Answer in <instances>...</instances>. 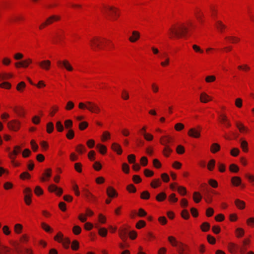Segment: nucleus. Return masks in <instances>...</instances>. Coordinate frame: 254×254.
<instances>
[{
  "label": "nucleus",
  "instance_id": "obj_41",
  "mask_svg": "<svg viewBox=\"0 0 254 254\" xmlns=\"http://www.w3.org/2000/svg\"><path fill=\"white\" fill-rule=\"evenodd\" d=\"M54 130V124L52 122H49L47 124V131L51 133Z\"/></svg>",
  "mask_w": 254,
  "mask_h": 254
},
{
  "label": "nucleus",
  "instance_id": "obj_9",
  "mask_svg": "<svg viewBox=\"0 0 254 254\" xmlns=\"http://www.w3.org/2000/svg\"><path fill=\"white\" fill-rule=\"evenodd\" d=\"M172 141V138L167 135L163 136L160 139V142L164 146V147L169 146L168 144L170 143Z\"/></svg>",
  "mask_w": 254,
  "mask_h": 254
},
{
  "label": "nucleus",
  "instance_id": "obj_43",
  "mask_svg": "<svg viewBox=\"0 0 254 254\" xmlns=\"http://www.w3.org/2000/svg\"><path fill=\"white\" fill-rule=\"evenodd\" d=\"M236 233L237 237H242L244 234V230L242 228H238L236 230Z\"/></svg>",
  "mask_w": 254,
  "mask_h": 254
},
{
  "label": "nucleus",
  "instance_id": "obj_50",
  "mask_svg": "<svg viewBox=\"0 0 254 254\" xmlns=\"http://www.w3.org/2000/svg\"><path fill=\"white\" fill-rule=\"evenodd\" d=\"M215 161L214 159H211L208 164V169L211 171L215 166Z\"/></svg>",
  "mask_w": 254,
  "mask_h": 254
},
{
  "label": "nucleus",
  "instance_id": "obj_59",
  "mask_svg": "<svg viewBox=\"0 0 254 254\" xmlns=\"http://www.w3.org/2000/svg\"><path fill=\"white\" fill-rule=\"evenodd\" d=\"M122 169H123V171L125 173H127V174H128L129 173V166L127 163H124L123 164Z\"/></svg>",
  "mask_w": 254,
  "mask_h": 254
},
{
  "label": "nucleus",
  "instance_id": "obj_40",
  "mask_svg": "<svg viewBox=\"0 0 254 254\" xmlns=\"http://www.w3.org/2000/svg\"><path fill=\"white\" fill-rule=\"evenodd\" d=\"M56 127L58 131L62 132L64 130V127L60 121H58L56 124Z\"/></svg>",
  "mask_w": 254,
  "mask_h": 254
},
{
  "label": "nucleus",
  "instance_id": "obj_39",
  "mask_svg": "<svg viewBox=\"0 0 254 254\" xmlns=\"http://www.w3.org/2000/svg\"><path fill=\"white\" fill-rule=\"evenodd\" d=\"M161 184V182L159 179L154 180L151 183V186L153 188H156Z\"/></svg>",
  "mask_w": 254,
  "mask_h": 254
},
{
  "label": "nucleus",
  "instance_id": "obj_64",
  "mask_svg": "<svg viewBox=\"0 0 254 254\" xmlns=\"http://www.w3.org/2000/svg\"><path fill=\"white\" fill-rule=\"evenodd\" d=\"M127 159L129 163H134L135 161V156L133 154L129 155Z\"/></svg>",
  "mask_w": 254,
  "mask_h": 254
},
{
  "label": "nucleus",
  "instance_id": "obj_54",
  "mask_svg": "<svg viewBox=\"0 0 254 254\" xmlns=\"http://www.w3.org/2000/svg\"><path fill=\"white\" fill-rule=\"evenodd\" d=\"M176 151L178 154H182L185 152V148L182 145H179L176 148Z\"/></svg>",
  "mask_w": 254,
  "mask_h": 254
},
{
  "label": "nucleus",
  "instance_id": "obj_12",
  "mask_svg": "<svg viewBox=\"0 0 254 254\" xmlns=\"http://www.w3.org/2000/svg\"><path fill=\"white\" fill-rule=\"evenodd\" d=\"M94 214L93 212L89 209H86V215H83V214H81L78 216V219L82 222H84L86 221L87 218L86 216H91L93 215Z\"/></svg>",
  "mask_w": 254,
  "mask_h": 254
},
{
  "label": "nucleus",
  "instance_id": "obj_61",
  "mask_svg": "<svg viewBox=\"0 0 254 254\" xmlns=\"http://www.w3.org/2000/svg\"><path fill=\"white\" fill-rule=\"evenodd\" d=\"M144 137L147 141H151L153 138V136L149 133L144 132Z\"/></svg>",
  "mask_w": 254,
  "mask_h": 254
},
{
  "label": "nucleus",
  "instance_id": "obj_21",
  "mask_svg": "<svg viewBox=\"0 0 254 254\" xmlns=\"http://www.w3.org/2000/svg\"><path fill=\"white\" fill-rule=\"evenodd\" d=\"M112 149L117 152L118 154H121L122 153V149L121 146L117 143H113L112 145Z\"/></svg>",
  "mask_w": 254,
  "mask_h": 254
},
{
  "label": "nucleus",
  "instance_id": "obj_56",
  "mask_svg": "<svg viewBox=\"0 0 254 254\" xmlns=\"http://www.w3.org/2000/svg\"><path fill=\"white\" fill-rule=\"evenodd\" d=\"M178 191L182 195H184L186 193V188L182 186H180L178 188Z\"/></svg>",
  "mask_w": 254,
  "mask_h": 254
},
{
  "label": "nucleus",
  "instance_id": "obj_38",
  "mask_svg": "<svg viewBox=\"0 0 254 254\" xmlns=\"http://www.w3.org/2000/svg\"><path fill=\"white\" fill-rule=\"evenodd\" d=\"M98 233L101 236L105 237L107 234V230L105 228H99Z\"/></svg>",
  "mask_w": 254,
  "mask_h": 254
},
{
  "label": "nucleus",
  "instance_id": "obj_47",
  "mask_svg": "<svg viewBox=\"0 0 254 254\" xmlns=\"http://www.w3.org/2000/svg\"><path fill=\"white\" fill-rule=\"evenodd\" d=\"M225 38L226 39L230 40L231 42L233 43L238 42L240 41V38L233 36L226 37Z\"/></svg>",
  "mask_w": 254,
  "mask_h": 254
},
{
  "label": "nucleus",
  "instance_id": "obj_31",
  "mask_svg": "<svg viewBox=\"0 0 254 254\" xmlns=\"http://www.w3.org/2000/svg\"><path fill=\"white\" fill-rule=\"evenodd\" d=\"M166 194L165 192H161L159 193L156 196V199L158 201H162L165 200L166 198Z\"/></svg>",
  "mask_w": 254,
  "mask_h": 254
},
{
  "label": "nucleus",
  "instance_id": "obj_4",
  "mask_svg": "<svg viewBox=\"0 0 254 254\" xmlns=\"http://www.w3.org/2000/svg\"><path fill=\"white\" fill-rule=\"evenodd\" d=\"M57 64L60 67L64 68L68 71H71L73 70V67L69 62L66 60L58 61L57 62Z\"/></svg>",
  "mask_w": 254,
  "mask_h": 254
},
{
  "label": "nucleus",
  "instance_id": "obj_19",
  "mask_svg": "<svg viewBox=\"0 0 254 254\" xmlns=\"http://www.w3.org/2000/svg\"><path fill=\"white\" fill-rule=\"evenodd\" d=\"M128 233V231L126 228H123L119 231L120 237L124 241L126 240Z\"/></svg>",
  "mask_w": 254,
  "mask_h": 254
},
{
  "label": "nucleus",
  "instance_id": "obj_53",
  "mask_svg": "<svg viewBox=\"0 0 254 254\" xmlns=\"http://www.w3.org/2000/svg\"><path fill=\"white\" fill-rule=\"evenodd\" d=\"M76 151L80 154H82L85 151V148L82 144H79L76 148Z\"/></svg>",
  "mask_w": 254,
  "mask_h": 254
},
{
  "label": "nucleus",
  "instance_id": "obj_2",
  "mask_svg": "<svg viewBox=\"0 0 254 254\" xmlns=\"http://www.w3.org/2000/svg\"><path fill=\"white\" fill-rule=\"evenodd\" d=\"M168 240L172 246L176 247L178 251L180 254H188L186 251L187 246L184 245L181 243H178L176 239L172 236L168 237Z\"/></svg>",
  "mask_w": 254,
  "mask_h": 254
},
{
  "label": "nucleus",
  "instance_id": "obj_35",
  "mask_svg": "<svg viewBox=\"0 0 254 254\" xmlns=\"http://www.w3.org/2000/svg\"><path fill=\"white\" fill-rule=\"evenodd\" d=\"M236 126L241 132L247 131L248 129L246 128L242 124L236 123Z\"/></svg>",
  "mask_w": 254,
  "mask_h": 254
},
{
  "label": "nucleus",
  "instance_id": "obj_23",
  "mask_svg": "<svg viewBox=\"0 0 254 254\" xmlns=\"http://www.w3.org/2000/svg\"><path fill=\"white\" fill-rule=\"evenodd\" d=\"M52 174V170L51 169H47L46 170L45 173L43 174L44 177L41 178L42 181L44 182L47 180L45 177L49 178L51 177Z\"/></svg>",
  "mask_w": 254,
  "mask_h": 254
},
{
  "label": "nucleus",
  "instance_id": "obj_5",
  "mask_svg": "<svg viewBox=\"0 0 254 254\" xmlns=\"http://www.w3.org/2000/svg\"><path fill=\"white\" fill-rule=\"evenodd\" d=\"M102 41L99 38L95 37L90 40V46L92 49L94 50H96L97 49H101L100 44Z\"/></svg>",
  "mask_w": 254,
  "mask_h": 254
},
{
  "label": "nucleus",
  "instance_id": "obj_16",
  "mask_svg": "<svg viewBox=\"0 0 254 254\" xmlns=\"http://www.w3.org/2000/svg\"><path fill=\"white\" fill-rule=\"evenodd\" d=\"M84 195L90 201H94L96 200V197L87 190L84 189Z\"/></svg>",
  "mask_w": 254,
  "mask_h": 254
},
{
  "label": "nucleus",
  "instance_id": "obj_46",
  "mask_svg": "<svg viewBox=\"0 0 254 254\" xmlns=\"http://www.w3.org/2000/svg\"><path fill=\"white\" fill-rule=\"evenodd\" d=\"M42 228L46 232H49L52 231V228L45 223H42Z\"/></svg>",
  "mask_w": 254,
  "mask_h": 254
},
{
  "label": "nucleus",
  "instance_id": "obj_25",
  "mask_svg": "<svg viewBox=\"0 0 254 254\" xmlns=\"http://www.w3.org/2000/svg\"><path fill=\"white\" fill-rule=\"evenodd\" d=\"M215 26L221 32H222L223 30L226 28V26L221 21H217L216 22Z\"/></svg>",
  "mask_w": 254,
  "mask_h": 254
},
{
  "label": "nucleus",
  "instance_id": "obj_51",
  "mask_svg": "<svg viewBox=\"0 0 254 254\" xmlns=\"http://www.w3.org/2000/svg\"><path fill=\"white\" fill-rule=\"evenodd\" d=\"M81 231V228L78 226H74L73 228V232L75 235H78Z\"/></svg>",
  "mask_w": 254,
  "mask_h": 254
},
{
  "label": "nucleus",
  "instance_id": "obj_58",
  "mask_svg": "<svg viewBox=\"0 0 254 254\" xmlns=\"http://www.w3.org/2000/svg\"><path fill=\"white\" fill-rule=\"evenodd\" d=\"M79 248V243L76 240L72 242L71 245V248L73 250H77Z\"/></svg>",
  "mask_w": 254,
  "mask_h": 254
},
{
  "label": "nucleus",
  "instance_id": "obj_11",
  "mask_svg": "<svg viewBox=\"0 0 254 254\" xmlns=\"http://www.w3.org/2000/svg\"><path fill=\"white\" fill-rule=\"evenodd\" d=\"M106 12L110 16L113 17L118 16L117 9L112 6H109L106 8Z\"/></svg>",
  "mask_w": 254,
  "mask_h": 254
},
{
  "label": "nucleus",
  "instance_id": "obj_10",
  "mask_svg": "<svg viewBox=\"0 0 254 254\" xmlns=\"http://www.w3.org/2000/svg\"><path fill=\"white\" fill-rule=\"evenodd\" d=\"M13 246H14L15 251L18 254H24L25 252L28 254H32L31 251L30 249H25V250H23L19 247L18 244H14Z\"/></svg>",
  "mask_w": 254,
  "mask_h": 254
},
{
  "label": "nucleus",
  "instance_id": "obj_18",
  "mask_svg": "<svg viewBox=\"0 0 254 254\" xmlns=\"http://www.w3.org/2000/svg\"><path fill=\"white\" fill-rule=\"evenodd\" d=\"M107 193L108 196L110 197H113L118 195L115 190L112 187H109L107 188Z\"/></svg>",
  "mask_w": 254,
  "mask_h": 254
},
{
  "label": "nucleus",
  "instance_id": "obj_26",
  "mask_svg": "<svg viewBox=\"0 0 254 254\" xmlns=\"http://www.w3.org/2000/svg\"><path fill=\"white\" fill-rule=\"evenodd\" d=\"M0 254H10V250L4 246L0 245Z\"/></svg>",
  "mask_w": 254,
  "mask_h": 254
},
{
  "label": "nucleus",
  "instance_id": "obj_1",
  "mask_svg": "<svg viewBox=\"0 0 254 254\" xmlns=\"http://www.w3.org/2000/svg\"><path fill=\"white\" fill-rule=\"evenodd\" d=\"M188 31V29L183 24H179L174 25L169 29V34L171 38H179L185 36Z\"/></svg>",
  "mask_w": 254,
  "mask_h": 254
},
{
  "label": "nucleus",
  "instance_id": "obj_30",
  "mask_svg": "<svg viewBox=\"0 0 254 254\" xmlns=\"http://www.w3.org/2000/svg\"><path fill=\"white\" fill-rule=\"evenodd\" d=\"M232 183L234 185L238 186L241 183V178L239 177H234L232 178Z\"/></svg>",
  "mask_w": 254,
  "mask_h": 254
},
{
  "label": "nucleus",
  "instance_id": "obj_63",
  "mask_svg": "<svg viewBox=\"0 0 254 254\" xmlns=\"http://www.w3.org/2000/svg\"><path fill=\"white\" fill-rule=\"evenodd\" d=\"M145 222L143 220H140L137 223L136 227L137 229H140L145 226Z\"/></svg>",
  "mask_w": 254,
  "mask_h": 254
},
{
  "label": "nucleus",
  "instance_id": "obj_62",
  "mask_svg": "<svg viewBox=\"0 0 254 254\" xmlns=\"http://www.w3.org/2000/svg\"><path fill=\"white\" fill-rule=\"evenodd\" d=\"M74 132L72 129H69L68 133L66 135L67 138L69 139H72L74 137Z\"/></svg>",
  "mask_w": 254,
  "mask_h": 254
},
{
  "label": "nucleus",
  "instance_id": "obj_49",
  "mask_svg": "<svg viewBox=\"0 0 254 254\" xmlns=\"http://www.w3.org/2000/svg\"><path fill=\"white\" fill-rule=\"evenodd\" d=\"M239 169L238 166L234 164H232L230 166V170L231 172L236 173L239 171Z\"/></svg>",
  "mask_w": 254,
  "mask_h": 254
},
{
  "label": "nucleus",
  "instance_id": "obj_48",
  "mask_svg": "<svg viewBox=\"0 0 254 254\" xmlns=\"http://www.w3.org/2000/svg\"><path fill=\"white\" fill-rule=\"evenodd\" d=\"M25 83L24 82L21 81L17 84L16 89L19 91H21L22 89L25 87Z\"/></svg>",
  "mask_w": 254,
  "mask_h": 254
},
{
  "label": "nucleus",
  "instance_id": "obj_27",
  "mask_svg": "<svg viewBox=\"0 0 254 254\" xmlns=\"http://www.w3.org/2000/svg\"><path fill=\"white\" fill-rule=\"evenodd\" d=\"M202 196L199 192L195 191L193 193V199L195 202L198 203L201 199Z\"/></svg>",
  "mask_w": 254,
  "mask_h": 254
},
{
  "label": "nucleus",
  "instance_id": "obj_55",
  "mask_svg": "<svg viewBox=\"0 0 254 254\" xmlns=\"http://www.w3.org/2000/svg\"><path fill=\"white\" fill-rule=\"evenodd\" d=\"M181 215L182 217L185 219H188L190 217L189 213L186 209H184L182 211Z\"/></svg>",
  "mask_w": 254,
  "mask_h": 254
},
{
  "label": "nucleus",
  "instance_id": "obj_22",
  "mask_svg": "<svg viewBox=\"0 0 254 254\" xmlns=\"http://www.w3.org/2000/svg\"><path fill=\"white\" fill-rule=\"evenodd\" d=\"M236 206L240 209H243L245 207V203L244 201L239 199H236L235 201Z\"/></svg>",
  "mask_w": 254,
  "mask_h": 254
},
{
  "label": "nucleus",
  "instance_id": "obj_57",
  "mask_svg": "<svg viewBox=\"0 0 254 254\" xmlns=\"http://www.w3.org/2000/svg\"><path fill=\"white\" fill-rule=\"evenodd\" d=\"M64 125L66 128H69L72 126V121L70 120H65Z\"/></svg>",
  "mask_w": 254,
  "mask_h": 254
},
{
  "label": "nucleus",
  "instance_id": "obj_52",
  "mask_svg": "<svg viewBox=\"0 0 254 254\" xmlns=\"http://www.w3.org/2000/svg\"><path fill=\"white\" fill-rule=\"evenodd\" d=\"M12 77V75L10 73H4L2 74L1 75H0V79L1 80H5L9 78H11Z\"/></svg>",
  "mask_w": 254,
  "mask_h": 254
},
{
  "label": "nucleus",
  "instance_id": "obj_15",
  "mask_svg": "<svg viewBox=\"0 0 254 254\" xmlns=\"http://www.w3.org/2000/svg\"><path fill=\"white\" fill-rule=\"evenodd\" d=\"M60 19V17L58 15H53L49 17L45 21L47 26L52 24L54 21H58Z\"/></svg>",
  "mask_w": 254,
  "mask_h": 254
},
{
  "label": "nucleus",
  "instance_id": "obj_13",
  "mask_svg": "<svg viewBox=\"0 0 254 254\" xmlns=\"http://www.w3.org/2000/svg\"><path fill=\"white\" fill-rule=\"evenodd\" d=\"M49 190L51 192H56L57 194L59 195H61L63 193L62 189L53 184L51 185L49 187Z\"/></svg>",
  "mask_w": 254,
  "mask_h": 254
},
{
  "label": "nucleus",
  "instance_id": "obj_20",
  "mask_svg": "<svg viewBox=\"0 0 254 254\" xmlns=\"http://www.w3.org/2000/svg\"><path fill=\"white\" fill-rule=\"evenodd\" d=\"M200 100L202 103H207L209 101L211 100V98L205 93L203 92L200 94Z\"/></svg>",
  "mask_w": 254,
  "mask_h": 254
},
{
  "label": "nucleus",
  "instance_id": "obj_34",
  "mask_svg": "<svg viewBox=\"0 0 254 254\" xmlns=\"http://www.w3.org/2000/svg\"><path fill=\"white\" fill-rule=\"evenodd\" d=\"M21 67L26 68L28 67V66L32 63V60L30 59H27L24 61L21 62Z\"/></svg>",
  "mask_w": 254,
  "mask_h": 254
},
{
  "label": "nucleus",
  "instance_id": "obj_60",
  "mask_svg": "<svg viewBox=\"0 0 254 254\" xmlns=\"http://www.w3.org/2000/svg\"><path fill=\"white\" fill-rule=\"evenodd\" d=\"M184 128V125L182 123H177L175 126V128L177 131H180Z\"/></svg>",
  "mask_w": 254,
  "mask_h": 254
},
{
  "label": "nucleus",
  "instance_id": "obj_32",
  "mask_svg": "<svg viewBox=\"0 0 254 254\" xmlns=\"http://www.w3.org/2000/svg\"><path fill=\"white\" fill-rule=\"evenodd\" d=\"M248 143L246 140L241 139V147L244 152L248 151Z\"/></svg>",
  "mask_w": 254,
  "mask_h": 254
},
{
  "label": "nucleus",
  "instance_id": "obj_42",
  "mask_svg": "<svg viewBox=\"0 0 254 254\" xmlns=\"http://www.w3.org/2000/svg\"><path fill=\"white\" fill-rule=\"evenodd\" d=\"M140 197L142 199H148L150 197V193L148 191H144L141 193Z\"/></svg>",
  "mask_w": 254,
  "mask_h": 254
},
{
  "label": "nucleus",
  "instance_id": "obj_36",
  "mask_svg": "<svg viewBox=\"0 0 254 254\" xmlns=\"http://www.w3.org/2000/svg\"><path fill=\"white\" fill-rule=\"evenodd\" d=\"M172 152V150L170 146H166V147L164 148L163 150L164 155L166 157H168L169 156V154Z\"/></svg>",
  "mask_w": 254,
  "mask_h": 254
},
{
  "label": "nucleus",
  "instance_id": "obj_37",
  "mask_svg": "<svg viewBox=\"0 0 254 254\" xmlns=\"http://www.w3.org/2000/svg\"><path fill=\"white\" fill-rule=\"evenodd\" d=\"M210 228V225L207 222H204L201 226V229L203 232H206L209 230Z\"/></svg>",
  "mask_w": 254,
  "mask_h": 254
},
{
  "label": "nucleus",
  "instance_id": "obj_44",
  "mask_svg": "<svg viewBox=\"0 0 254 254\" xmlns=\"http://www.w3.org/2000/svg\"><path fill=\"white\" fill-rule=\"evenodd\" d=\"M22 229V226L20 224H16L14 226V231L17 233L19 234L21 233Z\"/></svg>",
  "mask_w": 254,
  "mask_h": 254
},
{
  "label": "nucleus",
  "instance_id": "obj_33",
  "mask_svg": "<svg viewBox=\"0 0 254 254\" xmlns=\"http://www.w3.org/2000/svg\"><path fill=\"white\" fill-rule=\"evenodd\" d=\"M96 147L99 149V150L101 154H104L106 153L107 151V148L105 145L98 144L97 145Z\"/></svg>",
  "mask_w": 254,
  "mask_h": 254
},
{
  "label": "nucleus",
  "instance_id": "obj_3",
  "mask_svg": "<svg viewBox=\"0 0 254 254\" xmlns=\"http://www.w3.org/2000/svg\"><path fill=\"white\" fill-rule=\"evenodd\" d=\"M201 128L198 126L196 128H191L188 131V135L192 137L199 138L200 136Z\"/></svg>",
  "mask_w": 254,
  "mask_h": 254
},
{
  "label": "nucleus",
  "instance_id": "obj_14",
  "mask_svg": "<svg viewBox=\"0 0 254 254\" xmlns=\"http://www.w3.org/2000/svg\"><path fill=\"white\" fill-rule=\"evenodd\" d=\"M39 66L43 69L49 70L51 66V62L49 60H44L38 63Z\"/></svg>",
  "mask_w": 254,
  "mask_h": 254
},
{
  "label": "nucleus",
  "instance_id": "obj_45",
  "mask_svg": "<svg viewBox=\"0 0 254 254\" xmlns=\"http://www.w3.org/2000/svg\"><path fill=\"white\" fill-rule=\"evenodd\" d=\"M64 235L61 232H59L58 234L55 237L54 239L59 242H61L63 240Z\"/></svg>",
  "mask_w": 254,
  "mask_h": 254
},
{
  "label": "nucleus",
  "instance_id": "obj_28",
  "mask_svg": "<svg viewBox=\"0 0 254 254\" xmlns=\"http://www.w3.org/2000/svg\"><path fill=\"white\" fill-rule=\"evenodd\" d=\"M220 149V146L218 143H214L211 145L210 150L213 153L217 152Z\"/></svg>",
  "mask_w": 254,
  "mask_h": 254
},
{
  "label": "nucleus",
  "instance_id": "obj_7",
  "mask_svg": "<svg viewBox=\"0 0 254 254\" xmlns=\"http://www.w3.org/2000/svg\"><path fill=\"white\" fill-rule=\"evenodd\" d=\"M20 122L17 120H12L7 123V127L9 129L17 131L20 127Z\"/></svg>",
  "mask_w": 254,
  "mask_h": 254
},
{
  "label": "nucleus",
  "instance_id": "obj_29",
  "mask_svg": "<svg viewBox=\"0 0 254 254\" xmlns=\"http://www.w3.org/2000/svg\"><path fill=\"white\" fill-rule=\"evenodd\" d=\"M61 243H62L63 246L65 249H68L69 247V245L70 244V240L68 238L63 237V240Z\"/></svg>",
  "mask_w": 254,
  "mask_h": 254
},
{
  "label": "nucleus",
  "instance_id": "obj_24",
  "mask_svg": "<svg viewBox=\"0 0 254 254\" xmlns=\"http://www.w3.org/2000/svg\"><path fill=\"white\" fill-rule=\"evenodd\" d=\"M228 249L231 253H236L239 249L238 246L234 243H229L228 245Z\"/></svg>",
  "mask_w": 254,
  "mask_h": 254
},
{
  "label": "nucleus",
  "instance_id": "obj_6",
  "mask_svg": "<svg viewBox=\"0 0 254 254\" xmlns=\"http://www.w3.org/2000/svg\"><path fill=\"white\" fill-rule=\"evenodd\" d=\"M87 109H88L90 112L94 113H98L100 112V109L95 103L90 101H87Z\"/></svg>",
  "mask_w": 254,
  "mask_h": 254
},
{
  "label": "nucleus",
  "instance_id": "obj_17",
  "mask_svg": "<svg viewBox=\"0 0 254 254\" xmlns=\"http://www.w3.org/2000/svg\"><path fill=\"white\" fill-rule=\"evenodd\" d=\"M140 37V34L138 31H133L132 32V36L129 38V40L132 42H135Z\"/></svg>",
  "mask_w": 254,
  "mask_h": 254
},
{
  "label": "nucleus",
  "instance_id": "obj_8",
  "mask_svg": "<svg viewBox=\"0 0 254 254\" xmlns=\"http://www.w3.org/2000/svg\"><path fill=\"white\" fill-rule=\"evenodd\" d=\"M24 193H25L24 201L26 204L29 205L31 202L32 190L30 188H26L24 190Z\"/></svg>",
  "mask_w": 254,
  "mask_h": 254
}]
</instances>
